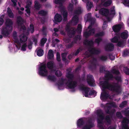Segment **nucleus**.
Instances as JSON below:
<instances>
[{
	"label": "nucleus",
	"instance_id": "nucleus-1",
	"mask_svg": "<svg viewBox=\"0 0 129 129\" xmlns=\"http://www.w3.org/2000/svg\"><path fill=\"white\" fill-rule=\"evenodd\" d=\"M66 77L69 79L66 84L67 86L70 89H74L77 86V83L76 81H73L74 75L73 74L67 73L66 74Z\"/></svg>",
	"mask_w": 129,
	"mask_h": 129
},
{
	"label": "nucleus",
	"instance_id": "nucleus-2",
	"mask_svg": "<svg viewBox=\"0 0 129 129\" xmlns=\"http://www.w3.org/2000/svg\"><path fill=\"white\" fill-rule=\"evenodd\" d=\"M84 43L85 45H87L89 46L88 51L91 54L97 55L100 53L101 51L100 50L91 47L94 44L92 40L89 41L87 39H85L84 41Z\"/></svg>",
	"mask_w": 129,
	"mask_h": 129
},
{
	"label": "nucleus",
	"instance_id": "nucleus-3",
	"mask_svg": "<svg viewBox=\"0 0 129 129\" xmlns=\"http://www.w3.org/2000/svg\"><path fill=\"white\" fill-rule=\"evenodd\" d=\"M109 90L113 92L119 93L121 90V86L118 82H112L110 84Z\"/></svg>",
	"mask_w": 129,
	"mask_h": 129
},
{
	"label": "nucleus",
	"instance_id": "nucleus-4",
	"mask_svg": "<svg viewBox=\"0 0 129 129\" xmlns=\"http://www.w3.org/2000/svg\"><path fill=\"white\" fill-rule=\"evenodd\" d=\"M39 74L43 76H47L48 74V71L47 69L46 64L42 63L39 68Z\"/></svg>",
	"mask_w": 129,
	"mask_h": 129
},
{
	"label": "nucleus",
	"instance_id": "nucleus-5",
	"mask_svg": "<svg viewBox=\"0 0 129 129\" xmlns=\"http://www.w3.org/2000/svg\"><path fill=\"white\" fill-rule=\"evenodd\" d=\"M96 114L98 117L97 122L98 124H102L104 119V114L101 109L98 110L96 112Z\"/></svg>",
	"mask_w": 129,
	"mask_h": 129
},
{
	"label": "nucleus",
	"instance_id": "nucleus-6",
	"mask_svg": "<svg viewBox=\"0 0 129 129\" xmlns=\"http://www.w3.org/2000/svg\"><path fill=\"white\" fill-rule=\"evenodd\" d=\"M12 30L6 27L2 28L1 34L4 37H7L12 32Z\"/></svg>",
	"mask_w": 129,
	"mask_h": 129
},
{
	"label": "nucleus",
	"instance_id": "nucleus-7",
	"mask_svg": "<svg viewBox=\"0 0 129 129\" xmlns=\"http://www.w3.org/2000/svg\"><path fill=\"white\" fill-rule=\"evenodd\" d=\"M108 73L106 74V77L107 78L108 80L114 78L118 82L121 81V78L120 76H117L114 77L112 74L110 73L109 71H108Z\"/></svg>",
	"mask_w": 129,
	"mask_h": 129
},
{
	"label": "nucleus",
	"instance_id": "nucleus-8",
	"mask_svg": "<svg viewBox=\"0 0 129 129\" xmlns=\"http://www.w3.org/2000/svg\"><path fill=\"white\" fill-rule=\"evenodd\" d=\"M106 78V81H102L100 82L101 85H102L103 89H109V85L110 83L108 81L109 80H108L107 78L106 77V75L105 76Z\"/></svg>",
	"mask_w": 129,
	"mask_h": 129
},
{
	"label": "nucleus",
	"instance_id": "nucleus-9",
	"mask_svg": "<svg viewBox=\"0 0 129 129\" xmlns=\"http://www.w3.org/2000/svg\"><path fill=\"white\" fill-rule=\"evenodd\" d=\"M93 77L92 75L89 74L87 76V82L88 84L91 86H93V84L94 82Z\"/></svg>",
	"mask_w": 129,
	"mask_h": 129
},
{
	"label": "nucleus",
	"instance_id": "nucleus-10",
	"mask_svg": "<svg viewBox=\"0 0 129 129\" xmlns=\"http://www.w3.org/2000/svg\"><path fill=\"white\" fill-rule=\"evenodd\" d=\"M95 30L94 28H92L89 30L88 31H85L84 33V35L86 38H88L91 35H93L95 33Z\"/></svg>",
	"mask_w": 129,
	"mask_h": 129
},
{
	"label": "nucleus",
	"instance_id": "nucleus-11",
	"mask_svg": "<svg viewBox=\"0 0 129 129\" xmlns=\"http://www.w3.org/2000/svg\"><path fill=\"white\" fill-rule=\"evenodd\" d=\"M47 66L49 69L53 71H55V70L53 69L54 68H55V66L53 61H51L48 62L47 63Z\"/></svg>",
	"mask_w": 129,
	"mask_h": 129
},
{
	"label": "nucleus",
	"instance_id": "nucleus-12",
	"mask_svg": "<svg viewBox=\"0 0 129 129\" xmlns=\"http://www.w3.org/2000/svg\"><path fill=\"white\" fill-rule=\"evenodd\" d=\"M114 46L113 44L112 43H109L105 46V50L107 51H113L114 49Z\"/></svg>",
	"mask_w": 129,
	"mask_h": 129
},
{
	"label": "nucleus",
	"instance_id": "nucleus-13",
	"mask_svg": "<svg viewBox=\"0 0 129 129\" xmlns=\"http://www.w3.org/2000/svg\"><path fill=\"white\" fill-rule=\"evenodd\" d=\"M13 22L11 19H8L6 20L5 27L13 30Z\"/></svg>",
	"mask_w": 129,
	"mask_h": 129
},
{
	"label": "nucleus",
	"instance_id": "nucleus-14",
	"mask_svg": "<svg viewBox=\"0 0 129 129\" xmlns=\"http://www.w3.org/2000/svg\"><path fill=\"white\" fill-rule=\"evenodd\" d=\"M62 19V17L61 15L56 14L54 17V20L53 21L54 22L55 24H57V22H59L61 21Z\"/></svg>",
	"mask_w": 129,
	"mask_h": 129
},
{
	"label": "nucleus",
	"instance_id": "nucleus-15",
	"mask_svg": "<svg viewBox=\"0 0 129 129\" xmlns=\"http://www.w3.org/2000/svg\"><path fill=\"white\" fill-rule=\"evenodd\" d=\"M123 124L122 128L124 129H129L128 124L129 123V120L126 118H124L122 121Z\"/></svg>",
	"mask_w": 129,
	"mask_h": 129
},
{
	"label": "nucleus",
	"instance_id": "nucleus-16",
	"mask_svg": "<svg viewBox=\"0 0 129 129\" xmlns=\"http://www.w3.org/2000/svg\"><path fill=\"white\" fill-rule=\"evenodd\" d=\"M100 14L106 17H108L109 13V10L108 9L105 8H102L99 10Z\"/></svg>",
	"mask_w": 129,
	"mask_h": 129
},
{
	"label": "nucleus",
	"instance_id": "nucleus-17",
	"mask_svg": "<svg viewBox=\"0 0 129 129\" xmlns=\"http://www.w3.org/2000/svg\"><path fill=\"white\" fill-rule=\"evenodd\" d=\"M103 92L101 93L100 98L101 100H104L107 99L108 97L109 94L106 91L105 89H103Z\"/></svg>",
	"mask_w": 129,
	"mask_h": 129
},
{
	"label": "nucleus",
	"instance_id": "nucleus-18",
	"mask_svg": "<svg viewBox=\"0 0 129 129\" xmlns=\"http://www.w3.org/2000/svg\"><path fill=\"white\" fill-rule=\"evenodd\" d=\"M80 89L81 90L84 91L85 93V96L88 97V94L89 91V88L84 86H81L80 87Z\"/></svg>",
	"mask_w": 129,
	"mask_h": 129
},
{
	"label": "nucleus",
	"instance_id": "nucleus-19",
	"mask_svg": "<svg viewBox=\"0 0 129 129\" xmlns=\"http://www.w3.org/2000/svg\"><path fill=\"white\" fill-rule=\"evenodd\" d=\"M121 27V24L116 25L113 26L112 29L114 32H118L120 30Z\"/></svg>",
	"mask_w": 129,
	"mask_h": 129
},
{
	"label": "nucleus",
	"instance_id": "nucleus-20",
	"mask_svg": "<svg viewBox=\"0 0 129 129\" xmlns=\"http://www.w3.org/2000/svg\"><path fill=\"white\" fill-rule=\"evenodd\" d=\"M17 23L19 26L22 25L23 23V20L20 16H18L17 17Z\"/></svg>",
	"mask_w": 129,
	"mask_h": 129
},
{
	"label": "nucleus",
	"instance_id": "nucleus-21",
	"mask_svg": "<svg viewBox=\"0 0 129 129\" xmlns=\"http://www.w3.org/2000/svg\"><path fill=\"white\" fill-rule=\"evenodd\" d=\"M79 18L77 15L74 16L72 19L71 22L74 25H76L78 22Z\"/></svg>",
	"mask_w": 129,
	"mask_h": 129
},
{
	"label": "nucleus",
	"instance_id": "nucleus-22",
	"mask_svg": "<svg viewBox=\"0 0 129 129\" xmlns=\"http://www.w3.org/2000/svg\"><path fill=\"white\" fill-rule=\"evenodd\" d=\"M120 38V34H118L116 35L111 40L112 42L116 43L118 42V39Z\"/></svg>",
	"mask_w": 129,
	"mask_h": 129
},
{
	"label": "nucleus",
	"instance_id": "nucleus-23",
	"mask_svg": "<svg viewBox=\"0 0 129 129\" xmlns=\"http://www.w3.org/2000/svg\"><path fill=\"white\" fill-rule=\"evenodd\" d=\"M34 25L32 24H30L29 25V27L27 28V31H30L31 34H33L34 32Z\"/></svg>",
	"mask_w": 129,
	"mask_h": 129
},
{
	"label": "nucleus",
	"instance_id": "nucleus-24",
	"mask_svg": "<svg viewBox=\"0 0 129 129\" xmlns=\"http://www.w3.org/2000/svg\"><path fill=\"white\" fill-rule=\"evenodd\" d=\"M84 123V121L81 118L79 119L77 121V125L79 127H80L83 125Z\"/></svg>",
	"mask_w": 129,
	"mask_h": 129
},
{
	"label": "nucleus",
	"instance_id": "nucleus-25",
	"mask_svg": "<svg viewBox=\"0 0 129 129\" xmlns=\"http://www.w3.org/2000/svg\"><path fill=\"white\" fill-rule=\"evenodd\" d=\"M128 32H123L120 35V37L123 39H126L128 36Z\"/></svg>",
	"mask_w": 129,
	"mask_h": 129
},
{
	"label": "nucleus",
	"instance_id": "nucleus-26",
	"mask_svg": "<svg viewBox=\"0 0 129 129\" xmlns=\"http://www.w3.org/2000/svg\"><path fill=\"white\" fill-rule=\"evenodd\" d=\"M7 12L10 18H14V14L10 8L8 7L7 8Z\"/></svg>",
	"mask_w": 129,
	"mask_h": 129
},
{
	"label": "nucleus",
	"instance_id": "nucleus-27",
	"mask_svg": "<svg viewBox=\"0 0 129 129\" xmlns=\"http://www.w3.org/2000/svg\"><path fill=\"white\" fill-rule=\"evenodd\" d=\"M48 59H51L53 58L54 57V55L53 53V51L52 50L50 49L49 50L48 53Z\"/></svg>",
	"mask_w": 129,
	"mask_h": 129
},
{
	"label": "nucleus",
	"instance_id": "nucleus-28",
	"mask_svg": "<svg viewBox=\"0 0 129 129\" xmlns=\"http://www.w3.org/2000/svg\"><path fill=\"white\" fill-rule=\"evenodd\" d=\"M41 5L37 1L35 2L34 7L37 10H39L41 7Z\"/></svg>",
	"mask_w": 129,
	"mask_h": 129
},
{
	"label": "nucleus",
	"instance_id": "nucleus-29",
	"mask_svg": "<svg viewBox=\"0 0 129 129\" xmlns=\"http://www.w3.org/2000/svg\"><path fill=\"white\" fill-rule=\"evenodd\" d=\"M27 37L25 35H23L22 37H20L19 41L21 43L27 41Z\"/></svg>",
	"mask_w": 129,
	"mask_h": 129
},
{
	"label": "nucleus",
	"instance_id": "nucleus-30",
	"mask_svg": "<svg viewBox=\"0 0 129 129\" xmlns=\"http://www.w3.org/2000/svg\"><path fill=\"white\" fill-rule=\"evenodd\" d=\"M67 33L68 36L69 37H72L73 36L75 35V31L74 30V29H73V30H71L70 31L68 32Z\"/></svg>",
	"mask_w": 129,
	"mask_h": 129
},
{
	"label": "nucleus",
	"instance_id": "nucleus-31",
	"mask_svg": "<svg viewBox=\"0 0 129 129\" xmlns=\"http://www.w3.org/2000/svg\"><path fill=\"white\" fill-rule=\"evenodd\" d=\"M47 79L48 80L53 82H55L56 80L55 77L54 75H49L48 76Z\"/></svg>",
	"mask_w": 129,
	"mask_h": 129
},
{
	"label": "nucleus",
	"instance_id": "nucleus-32",
	"mask_svg": "<svg viewBox=\"0 0 129 129\" xmlns=\"http://www.w3.org/2000/svg\"><path fill=\"white\" fill-rule=\"evenodd\" d=\"M82 12L81 7H79L76 10H75L74 12L75 14H76L77 15H79L81 14Z\"/></svg>",
	"mask_w": 129,
	"mask_h": 129
},
{
	"label": "nucleus",
	"instance_id": "nucleus-33",
	"mask_svg": "<svg viewBox=\"0 0 129 129\" xmlns=\"http://www.w3.org/2000/svg\"><path fill=\"white\" fill-rule=\"evenodd\" d=\"M44 53L43 50L40 49L38 50L37 53V55L39 56H41L43 55Z\"/></svg>",
	"mask_w": 129,
	"mask_h": 129
},
{
	"label": "nucleus",
	"instance_id": "nucleus-34",
	"mask_svg": "<svg viewBox=\"0 0 129 129\" xmlns=\"http://www.w3.org/2000/svg\"><path fill=\"white\" fill-rule=\"evenodd\" d=\"M65 80V79L61 78V80L58 81L57 84L58 87L60 86H62L63 85Z\"/></svg>",
	"mask_w": 129,
	"mask_h": 129
},
{
	"label": "nucleus",
	"instance_id": "nucleus-35",
	"mask_svg": "<svg viewBox=\"0 0 129 129\" xmlns=\"http://www.w3.org/2000/svg\"><path fill=\"white\" fill-rule=\"evenodd\" d=\"M87 21L93 22V19L91 18V14L89 13L87 14Z\"/></svg>",
	"mask_w": 129,
	"mask_h": 129
},
{
	"label": "nucleus",
	"instance_id": "nucleus-36",
	"mask_svg": "<svg viewBox=\"0 0 129 129\" xmlns=\"http://www.w3.org/2000/svg\"><path fill=\"white\" fill-rule=\"evenodd\" d=\"M68 53L67 52L62 53L61 54V57L62 60L63 61H65L66 60V56Z\"/></svg>",
	"mask_w": 129,
	"mask_h": 129
},
{
	"label": "nucleus",
	"instance_id": "nucleus-37",
	"mask_svg": "<svg viewBox=\"0 0 129 129\" xmlns=\"http://www.w3.org/2000/svg\"><path fill=\"white\" fill-rule=\"evenodd\" d=\"M63 20L64 21H66L68 17V13L66 11H63Z\"/></svg>",
	"mask_w": 129,
	"mask_h": 129
},
{
	"label": "nucleus",
	"instance_id": "nucleus-38",
	"mask_svg": "<svg viewBox=\"0 0 129 129\" xmlns=\"http://www.w3.org/2000/svg\"><path fill=\"white\" fill-rule=\"evenodd\" d=\"M47 40V38H42L41 40L40 45L42 47L44 46V44L46 42Z\"/></svg>",
	"mask_w": 129,
	"mask_h": 129
},
{
	"label": "nucleus",
	"instance_id": "nucleus-39",
	"mask_svg": "<svg viewBox=\"0 0 129 129\" xmlns=\"http://www.w3.org/2000/svg\"><path fill=\"white\" fill-rule=\"evenodd\" d=\"M38 14L42 16H44L47 15V12L44 10H41L38 12Z\"/></svg>",
	"mask_w": 129,
	"mask_h": 129
},
{
	"label": "nucleus",
	"instance_id": "nucleus-40",
	"mask_svg": "<svg viewBox=\"0 0 129 129\" xmlns=\"http://www.w3.org/2000/svg\"><path fill=\"white\" fill-rule=\"evenodd\" d=\"M112 3L111 0H108L105 2L103 4V6L105 7H108L110 6Z\"/></svg>",
	"mask_w": 129,
	"mask_h": 129
},
{
	"label": "nucleus",
	"instance_id": "nucleus-41",
	"mask_svg": "<svg viewBox=\"0 0 129 129\" xmlns=\"http://www.w3.org/2000/svg\"><path fill=\"white\" fill-rule=\"evenodd\" d=\"M89 69L92 71L93 70H95L96 68V65L95 64H92L91 63L89 66Z\"/></svg>",
	"mask_w": 129,
	"mask_h": 129
},
{
	"label": "nucleus",
	"instance_id": "nucleus-42",
	"mask_svg": "<svg viewBox=\"0 0 129 129\" xmlns=\"http://www.w3.org/2000/svg\"><path fill=\"white\" fill-rule=\"evenodd\" d=\"M104 34V33L103 31H102L96 34L95 35V37H100L103 36Z\"/></svg>",
	"mask_w": 129,
	"mask_h": 129
},
{
	"label": "nucleus",
	"instance_id": "nucleus-43",
	"mask_svg": "<svg viewBox=\"0 0 129 129\" xmlns=\"http://www.w3.org/2000/svg\"><path fill=\"white\" fill-rule=\"evenodd\" d=\"M14 40V42L15 43H16L17 44V45H16L15 46L17 48H18V45L19 46V47H20V44L19 42V40L18 39H17V38H14L13 39Z\"/></svg>",
	"mask_w": 129,
	"mask_h": 129
},
{
	"label": "nucleus",
	"instance_id": "nucleus-44",
	"mask_svg": "<svg viewBox=\"0 0 129 129\" xmlns=\"http://www.w3.org/2000/svg\"><path fill=\"white\" fill-rule=\"evenodd\" d=\"M111 72L113 74H115L116 75H118L120 73L119 72L118 70H116L115 69L112 70Z\"/></svg>",
	"mask_w": 129,
	"mask_h": 129
},
{
	"label": "nucleus",
	"instance_id": "nucleus-45",
	"mask_svg": "<svg viewBox=\"0 0 129 129\" xmlns=\"http://www.w3.org/2000/svg\"><path fill=\"white\" fill-rule=\"evenodd\" d=\"M88 9H90L93 6V3L92 2L88 1L86 4Z\"/></svg>",
	"mask_w": 129,
	"mask_h": 129
},
{
	"label": "nucleus",
	"instance_id": "nucleus-46",
	"mask_svg": "<svg viewBox=\"0 0 129 129\" xmlns=\"http://www.w3.org/2000/svg\"><path fill=\"white\" fill-rule=\"evenodd\" d=\"M102 39L101 38L99 37L95 39L94 41L95 43H96L99 45L100 43L102 41Z\"/></svg>",
	"mask_w": 129,
	"mask_h": 129
},
{
	"label": "nucleus",
	"instance_id": "nucleus-47",
	"mask_svg": "<svg viewBox=\"0 0 129 129\" xmlns=\"http://www.w3.org/2000/svg\"><path fill=\"white\" fill-rule=\"evenodd\" d=\"M99 58L102 61H105L108 58L106 56L102 55Z\"/></svg>",
	"mask_w": 129,
	"mask_h": 129
},
{
	"label": "nucleus",
	"instance_id": "nucleus-48",
	"mask_svg": "<svg viewBox=\"0 0 129 129\" xmlns=\"http://www.w3.org/2000/svg\"><path fill=\"white\" fill-rule=\"evenodd\" d=\"M108 71L106 70L105 69V67L104 66H101L100 68V72L101 73H103L104 71L105 72H107V73H108Z\"/></svg>",
	"mask_w": 129,
	"mask_h": 129
},
{
	"label": "nucleus",
	"instance_id": "nucleus-49",
	"mask_svg": "<svg viewBox=\"0 0 129 129\" xmlns=\"http://www.w3.org/2000/svg\"><path fill=\"white\" fill-rule=\"evenodd\" d=\"M93 127L92 124H87L84 126L82 129H90Z\"/></svg>",
	"mask_w": 129,
	"mask_h": 129
},
{
	"label": "nucleus",
	"instance_id": "nucleus-50",
	"mask_svg": "<svg viewBox=\"0 0 129 129\" xmlns=\"http://www.w3.org/2000/svg\"><path fill=\"white\" fill-rule=\"evenodd\" d=\"M124 42L122 41H118L117 42V45L119 47H122L124 46Z\"/></svg>",
	"mask_w": 129,
	"mask_h": 129
},
{
	"label": "nucleus",
	"instance_id": "nucleus-51",
	"mask_svg": "<svg viewBox=\"0 0 129 129\" xmlns=\"http://www.w3.org/2000/svg\"><path fill=\"white\" fill-rule=\"evenodd\" d=\"M82 50L83 49L82 47H79L78 49L77 50L75 54H74V55H75V56H77L79 54L80 51H82Z\"/></svg>",
	"mask_w": 129,
	"mask_h": 129
},
{
	"label": "nucleus",
	"instance_id": "nucleus-52",
	"mask_svg": "<svg viewBox=\"0 0 129 129\" xmlns=\"http://www.w3.org/2000/svg\"><path fill=\"white\" fill-rule=\"evenodd\" d=\"M127 102L126 101H124L119 106L120 107L123 108L124 107V106L126 105Z\"/></svg>",
	"mask_w": 129,
	"mask_h": 129
},
{
	"label": "nucleus",
	"instance_id": "nucleus-53",
	"mask_svg": "<svg viewBox=\"0 0 129 129\" xmlns=\"http://www.w3.org/2000/svg\"><path fill=\"white\" fill-rule=\"evenodd\" d=\"M32 2L29 0H28L27 3L25 7V8H29L30 7L31 5L32 4Z\"/></svg>",
	"mask_w": 129,
	"mask_h": 129
},
{
	"label": "nucleus",
	"instance_id": "nucleus-54",
	"mask_svg": "<svg viewBox=\"0 0 129 129\" xmlns=\"http://www.w3.org/2000/svg\"><path fill=\"white\" fill-rule=\"evenodd\" d=\"M73 4L70 3L68 8V10L71 11H72L73 10Z\"/></svg>",
	"mask_w": 129,
	"mask_h": 129
},
{
	"label": "nucleus",
	"instance_id": "nucleus-55",
	"mask_svg": "<svg viewBox=\"0 0 129 129\" xmlns=\"http://www.w3.org/2000/svg\"><path fill=\"white\" fill-rule=\"evenodd\" d=\"M55 75L57 77H61L62 75V73L60 71L57 70L55 72Z\"/></svg>",
	"mask_w": 129,
	"mask_h": 129
},
{
	"label": "nucleus",
	"instance_id": "nucleus-56",
	"mask_svg": "<svg viewBox=\"0 0 129 129\" xmlns=\"http://www.w3.org/2000/svg\"><path fill=\"white\" fill-rule=\"evenodd\" d=\"M82 28V25L80 24H79L77 28V31L79 33H80L81 31Z\"/></svg>",
	"mask_w": 129,
	"mask_h": 129
},
{
	"label": "nucleus",
	"instance_id": "nucleus-57",
	"mask_svg": "<svg viewBox=\"0 0 129 129\" xmlns=\"http://www.w3.org/2000/svg\"><path fill=\"white\" fill-rule=\"evenodd\" d=\"M107 104L110 105L112 107L116 108L117 107L115 103L114 102H111L107 103Z\"/></svg>",
	"mask_w": 129,
	"mask_h": 129
},
{
	"label": "nucleus",
	"instance_id": "nucleus-58",
	"mask_svg": "<svg viewBox=\"0 0 129 129\" xmlns=\"http://www.w3.org/2000/svg\"><path fill=\"white\" fill-rule=\"evenodd\" d=\"M47 28L46 26H43L42 27V31L44 35H46L47 34Z\"/></svg>",
	"mask_w": 129,
	"mask_h": 129
},
{
	"label": "nucleus",
	"instance_id": "nucleus-59",
	"mask_svg": "<svg viewBox=\"0 0 129 129\" xmlns=\"http://www.w3.org/2000/svg\"><path fill=\"white\" fill-rule=\"evenodd\" d=\"M27 46V45L26 43H25L22 46L21 50L23 51H25L26 50V47Z\"/></svg>",
	"mask_w": 129,
	"mask_h": 129
},
{
	"label": "nucleus",
	"instance_id": "nucleus-60",
	"mask_svg": "<svg viewBox=\"0 0 129 129\" xmlns=\"http://www.w3.org/2000/svg\"><path fill=\"white\" fill-rule=\"evenodd\" d=\"M65 30L67 32L70 31V30H71V28H70V26L69 24H67L65 27Z\"/></svg>",
	"mask_w": 129,
	"mask_h": 129
},
{
	"label": "nucleus",
	"instance_id": "nucleus-61",
	"mask_svg": "<svg viewBox=\"0 0 129 129\" xmlns=\"http://www.w3.org/2000/svg\"><path fill=\"white\" fill-rule=\"evenodd\" d=\"M81 39V37L79 35H77L76 36L75 38H74V42L75 43H76V41L78 40L79 39L80 40Z\"/></svg>",
	"mask_w": 129,
	"mask_h": 129
},
{
	"label": "nucleus",
	"instance_id": "nucleus-62",
	"mask_svg": "<svg viewBox=\"0 0 129 129\" xmlns=\"http://www.w3.org/2000/svg\"><path fill=\"white\" fill-rule=\"evenodd\" d=\"M124 73L127 75H129V69L127 67L124 68Z\"/></svg>",
	"mask_w": 129,
	"mask_h": 129
},
{
	"label": "nucleus",
	"instance_id": "nucleus-63",
	"mask_svg": "<svg viewBox=\"0 0 129 129\" xmlns=\"http://www.w3.org/2000/svg\"><path fill=\"white\" fill-rule=\"evenodd\" d=\"M74 43V42L72 41L71 43H69L66 46L68 48H71L73 47Z\"/></svg>",
	"mask_w": 129,
	"mask_h": 129
},
{
	"label": "nucleus",
	"instance_id": "nucleus-64",
	"mask_svg": "<svg viewBox=\"0 0 129 129\" xmlns=\"http://www.w3.org/2000/svg\"><path fill=\"white\" fill-rule=\"evenodd\" d=\"M107 56L109 57V58L111 60H113L115 58V57L111 53L109 54Z\"/></svg>",
	"mask_w": 129,
	"mask_h": 129
}]
</instances>
